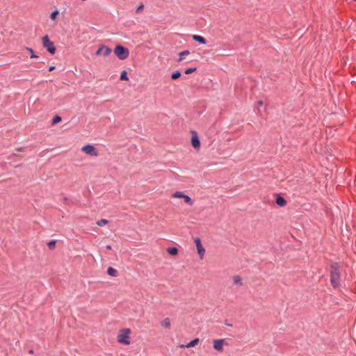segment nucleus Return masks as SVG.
<instances>
[{
  "instance_id": "1",
  "label": "nucleus",
  "mask_w": 356,
  "mask_h": 356,
  "mask_svg": "<svg viewBox=\"0 0 356 356\" xmlns=\"http://www.w3.org/2000/svg\"><path fill=\"white\" fill-rule=\"evenodd\" d=\"M330 277L332 285L334 288L339 286L340 284V271L339 266L337 264H332Z\"/></svg>"
},
{
  "instance_id": "2",
  "label": "nucleus",
  "mask_w": 356,
  "mask_h": 356,
  "mask_svg": "<svg viewBox=\"0 0 356 356\" xmlns=\"http://www.w3.org/2000/svg\"><path fill=\"white\" fill-rule=\"evenodd\" d=\"M131 333V330L129 328H124L119 331V333L117 336L118 341L120 343H122L124 345H129V334Z\"/></svg>"
},
{
  "instance_id": "3",
  "label": "nucleus",
  "mask_w": 356,
  "mask_h": 356,
  "mask_svg": "<svg viewBox=\"0 0 356 356\" xmlns=\"http://www.w3.org/2000/svg\"><path fill=\"white\" fill-rule=\"evenodd\" d=\"M114 54L120 60H124L128 58L129 51L126 47L121 45H117L114 49Z\"/></svg>"
},
{
  "instance_id": "4",
  "label": "nucleus",
  "mask_w": 356,
  "mask_h": 356,
  "mask_svg": "<svg viewBox=\"0 0 356 356\" xmlns=\"http://www.w3.org/2000/svg\"><path fill=\"white\" fill-rule=\"evenodd\" d=\"M81 151L90 156L96 157L99 156V152L93 145L88 144L83 146Z\"/></svg>"
},
{
  "instance_id": "5",
  "label": "nucleus",
  "mask_w": 356,
  "mask_h": 356,
  "mask_svg": "<svg viewBox=\"0 0 356 356\" xmlns=\"http://www.w3.org/2000/svg\"><path fill=\"white\" fill-rule=\"evenodd\" d=\"M43 47L51 54H54L56 52V47L54 43L50 41L48 35H45L42 38Z\"/></svg>"
},
{
  "instance_id": "6",
  "label": "nucleus",
  "mask_w": 356,
  "mask_h": 356,
  "mask_svg": "<svg viewBox=\"0 0 356 356\" xmlns=\"http://www.w3.org/2000/svg\"><path fill=\"white\" fill-rule=\"evenodd\" d=\"M194 243H195V246H196L197 254H198L200 258L201 259H202L204 256V254H205V249H204V248L202 245L200 238L196 237L194 239Z\"/></svg>"
},
{
  "instance_id": "7",
  "label": "nucleus",
  "mask_w": 356,
  "mask_h": 356,
  "mask_svg": "<svg viewBox=\"0 0 356 356\" xmlns=\"http://www.w3.org/2000/svg\"><path fill=\"white\" fill-rule=\"evenodd\" d=\"M191 145L194 149L196 150H199L200 148V141L197 135V133L195 131H191Z\"/></svg>"
},
{
  "instance_id": "8",
  "label": "nucleus",
  "mask_w": 356,
  "mask_h": 356,
  "mask_svg": "<svg viewBox=\"0 0 356 356\" xmlns=\"http://www.w3.org/2000/svg\"><path fill=\"white\" fill-rule=\"evenodd\" d=\"M111 53V49L105 45H101L95 52L96 56H108Z\"/></svg>"
},
{
  "instance_id": "9",
  "label": "nucleus",
  "mask_w": 356,
  "mask_h": 356,
  "mask_svg": "<svg viewBox=\"0 0 356 356\" xmlns=\"http://www.w3.org/2000/svg\"><path fill=\"white\" fill-rule=\"evenodd\" d=\"M226 344V341L223 339H214L213 341V348L218 351H223V346Z\"/></svg>"
},
{
  "instance_id": "10",
  "label": "nucleus",
  "mask_w": 356,
  "mask_h": 356,
  "mask_svg": "<svg viewBox=\"0 0 356 356\" xmlns=\"http://www.w3.org/2000/svg\"><path fill=\"white\" fill-rule=\"evenodd\" d=\"M160 325L162 327L169 330L171 327L170 319L168 317L165 318L163 321H161Z\"/></svg>"
},
{
  "instance_id": "11",
  "label": "nucleus",
  "mask_w": 356,
  "mask_h": 356,
  "mask_svg": "<svg viewBox=\"0 0 356 356\" xmlns=\"http://www.w3.org/2000/svg\"><path fill=\"white\" fill-rule=\"evenodd\" d=\"M190 54V51L188 50H184L179 54V58L177 60V62L179 63H183V60L185 58L186 56H188Z\"/></svg>"
},
{
  "instance_id": "12",
  "label": "nucleus",
  "mask_w": 356,
  "mask_h": 356,
  "mask_svg": "<svg viewBox=\"0 0 356 356\" xmlns=\"http://www.w3.org/2000/svg\"><path fill=\"white\" fill-rule=\"evenodd\" d=\"M199 339L198 338H196L192 341H191L188 343H187L186 345H181L180 347L181 348H183V347H186L187 348H192V347H194L198 343H199Z\"/></svg>"
},
{
  "instance_id": "13",
  "label": "nucleus",
  "mask_w": 356,
  "mask_h": 356,
  "mask_svg": "<svg viewBox=\"0 0 356 356\" xmlns=\"http://www.w3.org/2000/svg\"><path fill=\"white\" fill-rule=\"evenodd\" d=\"M193 39L200 43V44H205L207 41L206 40L204 39V38H203L202 36H200V35H193Z\"/></svg>"
},
{
  "instance_id": "14",
  "label": "nucleus",
  "mask_w": 356,
  "mask_h": 356,
  "mask_svg": "<svg viewBox=\"0 0 356 356\" xmlns=\"http://www.w3.org/2000/svg\"><path fill=\"white\" fill-rule=\"evenodd\" d=\"M276 204L280 207H284L286 204V201L282 197L278 195L276 199Z\"/></svg>"
},
{
  "instance_id": "15",
  "label": "nucleus",
  "mask_w": 356,
  "mask_h": 356,
  "mask_svg": "<svg viewBox=\"0 0 356 356\" xmlns=\"http://www.w3.org/2000/svg\"><path fill=\"white\" fill-rule=\"evenodd\" d=\"M232 279H233V282L235 284H236L239 286L243 285L242 279H241V276L237 275H234Z\"/></svg>"
},
{
  "instance_id": "16",
  "label": "nucleus",
  "mask_w": 356,
  "mask_h": 356,
  "mask_svg": "<svg viewBox=\"0 0 356 356\" xmlns=\"http://www.w3.org/2000/svg\"><path fill=\"white\" fill-rule=\"evenodd\" d=\"M167 252L172 256H176L178 254V250L175 247H171L167 249Z\"/></svg>"
},
{
  "instance_id": "17",
  "label": "nucleus",
  "mask_w": 356,
  "mask_h": 356,
  "mask_svg": "<svg viewBox=\"0 0 356 356\" xmlns=\"http://www.w3.org/2000/svg\"><path fill=\"white\" fill-rule=\"evenodd\" d=\"M107 273L111 276L116 277L118 275V271L115 268L109 267L107 269Z\"/></svg>"
},
{
  "instance_id": "18",
  "label": "nucleus",
  "mask_w": 356,
  "mask_h": 356,
  "mask_svg": "<svg viewBox=\"0 0 356 356\" xmlns=\"http://www.w3.org/2000/svg\"><path fill=\"white\" fill-rule=\"evenodd\" d=\"M184 195H185V194H184L182 192H181V191H176L175 193H174L172 195V197H174V198H184Z\"/></svg>"
},
{
  "instance_id": "19",
  "label": "nucleus",
  "mask_w": 356,
  "mask_h": 356,
  "mask_svg": "<svg viewBox=\"0 0 356 356\" xmlns=\"http://www.w3.org/2000/svg\"><path fill=\"white\" fill-rule=\"evenodd\" d=\"M183 199L184 200V202L190 206H192L194 204V202L187 195H185Z\"/></svg>"
},
{
  "instance_id": "20",
  "label": "nucleus",
  "mask_w": 356,
  "mask_h": 356,
  "mask_svg": "<svg viewBox=\"0 0 356 356\" xmlns=\"http://www.w3.org/2000/svg\"><path fill=\"white\" fill-rule=\"evenodd\" d=\"M108 223V221L106 219H101L98 221L96 222V224L99 226V227H102L104 225H106Z\"/></svg>"
},
{
  "instance_id": "21",
  "label": "nucleus",
  "mask_w": 356,
  "mask_h": 356,
  "mask_svg": "<svg viewBox=\"0 0 356 356\" xmlns=\"http://www.w3.org/2000/svg\"><path fill=\"white\" fill-rule=\"evenodd\" d=\"M120 79L121 81H128L129 80V78L127 76V73L126 71L122 72Z\"/></svg>"
},
{
  "instance_id": "22",
  "label": "nucleus",
  "mask_w": 356,
  "mask_h": 356,
  "mask_svg": "<svg viewBox=\"0 0 356 356\" xmlns=\"http://www.w3.org/2000/svg\"><path fill=\"white\" fill-rule=\"evenodd\" d=\"M180 76H181V73H180L179 71H177V72H174V73H173V74H172V75H171V78H172V79H173V80L177 79H179Z\"/></svg>"
},
{
  "instance_id": "23",
  "label": "nucleus",
  "mask_w": 356,
  "mask_h": 356,
  "mask_svg": "<svg viewBox=\"0 0 356 356\" xmlns=\"http://www.w3.org/2000/svg\"><path fill=\"white\" fill-rule=\"evenodd\" d=\"M196 70H197L196 67H190V68L186 69L184 73L186 74H191V73L195 72Z\"/></svg>"
},
{
  "instance_id": "24",
  "label": "nucleus",
  "mask_w": 356,
  "mask_h": 356,
  "mask_svg": "<svg viewBox=\"0 0 356 356\" xmlns=\"http://www.w3.org/2000/svg\"><path fill=\"white\" fill-rule=\"evenodd\" d=\"M61 121V118L60 116H55L52 120V124H56Z\"/></svg>"
},
{
  "instance_id": "25",
  "label": "nucleus",
  "mask_w": 356,
  "mask_h": 356,
  "mask_svg": "<svg viewBox=\"0 0 356 356\" xmlns=\"http://www.w3.org/2000/svg\"><path fill=\"white\" fill-rule=\"evenodd\" d=\"M59 12L58 10H55L54 12L51 13V15H50V17L51 19L53 20H55L58 15Z\"/></svg>"
},
{
  "instance_id": "26",
  "label": "nucleus",
  "mask_w": 356,
  "mask_h": 356,
  "mask_svg": "<svg viewBox=\"0 0 356 356\" xmlns=\"http://www.w3.org/2000/svg\"><path fill=\"white\" fill-rule=\"evenodd\" d=\"M26 49L27 51H29L30 53H31V58H38V56H36L35 54H34L33 53V50L31 49V48H29V47H26Z\"/></svg>"
},
{
  "instance_id": "27",
  "label": "nucleus",
  "mask_w": 356,
  "mask_h": 356,
  "mask_svg": "<svg viewBox=\"0 0 356 356\" xmlns=\"http://www.w3.org/2000/svg\"><path fill=\"white\" fill-rule=\"evenodd\" d=\"M56 245L55 241H51L48 243V246L50 249H54Z\"/></svg>"
},
{
  "instance_id": "28",
  "label": "nucleus",
  "mask_w": 356,
  "mask_h": 356,
  "mask_svg": "<svg viewBox=\"0 0 356 356\" xmlns=\"http://www.w3.org/2000/svg\"><path fill=\"white\" fill-rule=\"evenodd\" d=\"M143 9V4H140L136 9V13H140Z\"/></svg>"
},
{
  "instance_id": "29",
  "label": "nucleus",
  "mask_w": 356,
  "mask_h": 356,
  "mask_svg": "<svg viewBox=\"0 0 356 356\" xmlns=\"http://www.w3.org/2000/svg\"><path fill=\"white\" fill-rule=\"evenodd\" d=\"M54 69H55V66L51 65V66H50V67H49V70L50 72H51V71H53Z\"/></svg>"
},
{
  "instance_id": "30",
  "label": "nucleus",
  "mask_w": 356,
  "mask_h": 356,
  "mask_svg": "<svg viewBox=\"0 0 356 356\" xmlns=\"http://www.w3.org/2000/svg\"><path fill=\"white\" fill-rule=\"evenodd\" d=\"M106 248L107 250H111V246L110 245H108L106 246Z\"/></svg>"
},
{
  "instance_id": "31",
  "label": "nucleus",
  "mask_w": 356,
  "mask_h": 356,
  "mask_svg": "<svg viewBox=\"0 0 356 356\" xmlns=\"http://www.w3.org/2000/svg\"><path fill=\"white\" fill-rule=\"evenodd\" d=\"M258 104H259V106H262V105H263V102H262V101H259V102H258Z\"/></svg>"
},
{
  "instance_id": "32",
  "label": "nucleus",
  "mask_w": 356,
  "mask_h": 356,
  "mask_svg": "<svg viewBox=\"0 0 356 356\" xmlns=\"http://www.w3.org/2000/svg\"><path fill=\"white\" fill-rule=\"evenodd\" d=\"M356 1V0H355Z\"/></svg>"
}]
</instances>
